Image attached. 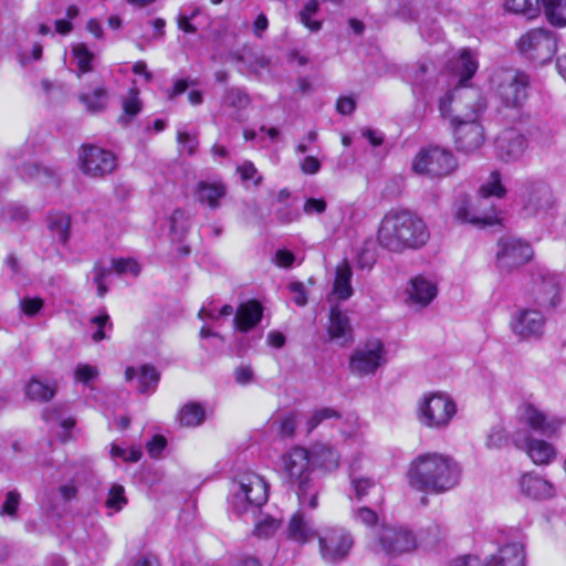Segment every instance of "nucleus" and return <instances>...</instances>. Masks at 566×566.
Returning <instances> with one entry per match:
<instances>
[{"label": "nucleus", "instance_id": "1", "mask_svg": "<svg viewBox=\"0 0 566 566\" xmlns=\"http://www.w3.org/2000/svg\"><path fill=\"white\" fill-rule=\"evenodd\" d=\"M268 497V483L254 472H243L232 482L229 507L238 516L247 518L251 515L255 523L253 534L259 538L273 536L281 526L279 520L262 515L260 512V507L266 503Z\"/></svg>", "mask_w": 566, "mask_h": 566}, {"label": "nucleus", "instance_id": "2", "mask_svg": "<svg viewBox=\"0 0 566 566\" xmlns=\"http://www.w3.org/2000/svg\"><path fill=\"white\" fill-rule=\"evenodd\" d=\"M462 470L450 455L426 452L417 455L408 465V484L416 491L427 494H442L460 483Z\"/></svg>", "mask_w": 566, "mask_h": 566}, {"label": "nucleus", "instance_id": "3", "mask_svg": "<svg viewBox=\"0 0 566 566\" xmlns=\"http://www.w3.org/2000/svg\"><path fill=\"white\" fill-rule=\"evenodd\" d=\"M430 233L424 221L405 209H392L381 219L377 241L380 247L392 252L419 249L429 240Z\"/></svg>", "mask_w": 566, "mask_h": 566}, {"label": "nucleus", "instance_id": "4", "mask_svg": "<svg viewBox=\"0 0 566 566\" xmlns=\"http://www.w3.org/2000/svg\"><path fill=\"white\" fill-rule=\"evenodd\" d=\"M506 189L502 185L499 171H492L489 178L481 185L479 195L473 202L465 198L457 202L454 218L461 223L484 227L501 223L502 211L497 208L492 197L501 199Z\"/></svg>", "mask_w": 566, "mask_h": 566}, {"label": "nucleus", "instance_id": "5", "mask_svg": "<svg viewBox=\"0 0 566 566\" xmlns=\"http://www.w3.org/2000/svg\"><path fill=\"white\" fill-rule=\"evenodd\" d=\"M280 471L295 488L301 507L308 506L315 510L318 506L317 491L311 478L313 471L312 455L308 450L294 447L282 454Z\"/></svg>", "mask_w": 566, "mask_h": 566}, {"label": "nucleus", "instance_id": "6", "mask_svg": "<svg viewBox=\"0 0 566 566\" xmlns=\"http://www.w3.org/2000/svg\"><path fill=\"white\" fill-rule=\"evenodd\" d=\"M483 101L475 102L468 112H462L457 106V114L451 119L455 147L464 154H472L480 149L484 143V130L479 122L484 109Z\"/></svg>", "mask_w": 566, "mask_h": 566}, {"label": "nucleus", "instance_id": "7", "mask_svg": "<svg viewBox=\"0 0 566 566\" xmlns=\"http://www.w3.org/2000/svg\"><path fill=\"white\" fill-rule=\"evenodd\" d=\"M457 413L454 400L444 392L424 395L418 402V419L431 429H444Z\"/></svg>", "mask_w": 566, "mask_h": 566}, {"label": "nucleus", "instance_id": "8", "mask_svg": "<svg viewBox=\"0 0 566 566\" xmlns=\"http://www.w3.org/2000/svg\"><path fill=\"white\" fill-rule=\"evenodd\" d=\"M492 86L509 107H520L528 96L530 77L516 70H500L491 78Z\"/></svg>", "mask_w": 566, "mask_h": 566}, {"label": "nucleus", "instance_id": "9", "mask_svg": "<svg viewBox=\"0 0 566 566\" xmlns=\"http://www.w3.org/2000/svg\"><path fill=\"white\" fill-rule=\"evenodd\" d=\"M458 168L453 154L438 146L421 148L412 160V170L419 175L442 178Z\"/></svg>", "mask_w": 566, "mask_h": 566}, {"label": "nucleus", "instance_id": "10", "mask_svg": "<svg viewBox=\"0 0 566 566\" xmlns=\"http://www.w3.org/2000/svg\"><path fill=\"white\" fill-rule=\"evenodd\" d=\"M517 201L526 217L546 214L555 205L549 186L542 180L523 182L517 191Z\"/></svg>", "mask_w": 566, "mask_h": 566}, {"label": "nucleus", "instance_id": "11", "mask_svg": "<svg viewBox=\"0 0 566 566\" xmlns=\"http://www.w3.org/2000/svg\"><path fill=\"white\" fill-rule=\"evenodd\" d=\"M354 546L352 534L340 526H326L318 533L319 555L325 563L337 564L349 555Z\"/></svg>", "mask_w": 566, "mask_h": 566}, {"label": "nucleus", "instance_id": "12", "mask_svg": "<svg viewBox=\"0 0 566 566\" xmlns=\"http://www.w3.org/2000/svg\"><path fill=\"white\" fill-rule=\"evenodd\" d=\"M370 547L375 553L395 556L416 547L413 534L403 526L381 525L375 533Z\"/></svg>", "mask_w": 566, "mask_h": 566}, {"label": "nucleus", "instance_id": "13", "mask_svg": "<svg viewBox=\"0 0 566 566\" xmlns=\"http://www.w3.org/2000/svg\"><path fill=\"white\" fill-rule=\"evenodd\" d=\"M517 49L530 60L538 63L548 62L557 50L556 35L542 28L530 30L520 38Z\"/></svg>", "mask_w": 566, "mask_h": 566}, {"label": "nucleus", "instance_id": "14", "mask_svg": "<svg viewBox=\"0 0 566 566\" xmlns=\"http://www.w3.org/2000/svg\"><path fill=\"white\" fill-rule=\"evenodd\" d=\"M517 417L520 422L527 426L530 430L547 438L556 437L564 424L562 418L544 411L531 401L520 405Z\"/></svg>", "mask_w": 566, "mask_h": 566}, {"label": "nucleus", "instance_id": "15", "mask_svg": "<svg viewBox=\"0 0 566 566\" xmlns=\"http://www.w3.org/2000/svg\"><path fill=\"white\" fill-rule=\"evenodd\" d=\"M386 364V352L380 340L374 339L357 347L349 358L352 374L364 377L374 375L379 367Z\"/></svg>", "mask_w": 566, "mask_h": 566}, {"label": "nucleus", "instance_id": "16", "mask_svg": "<svg viewBox=\"0 0 566 566\" xmlns=\"http://www.w3.org/2000/svg\"><path fill=\"white\" fill-rule=\"evenodd\" d=\"M496 264L501 271L510 272L525 264L533 255L531 245L517 238L506 237L499 240Z\"/></svg>", "mask_w": 566, "mask_h": 566}, {"label": "nucleus", "instance_id": "17", "mask_svg": "<svg viewBox=\"0 0 566 566\" xmlns=\"http://www.w3.org/2000/svg\"><path fill=\"white\" fill-rule=\"evenodd\" d=\"M515 448L525 451L536 465L549 464L556 458L555 447L543 439L532 437L526 429H518L512 433Z\"/></svg>", "mask_w": 566, "mask_h": 566}, {"label": "nucleus", "instance_id": "18", "mask_svg": "<svg viewBox=\"0 0 566 566\" xmlns=\"http://www.w3.org/2000/svg\"><path fill=\"white\" fill-rule=\"evenodd\" d=\"M78 160L82 171L92 177L111 174L116 167L115 155L94 145L83 146L78 154Z\"/></svg>", "mask_w": 566, "mask_h": 566}, {"label": "nucleus", "instance_id": "19", "mask_svg": "<svg viewBox=\"0 0 566 566\" xmlns=\"http://www.w3.org/2000/svg\"><path fill=\"white\" fill-rule=\"evenodd\" d=\"M511 327L522 338H538L544 332L545 317L542 311L525 308L512 317Z\"/></svg>", "mask_w": 566, "mask_h": 566}, {"label": "nucleus", "instance_id": "20", "mask_svg": "<svg viewBox=\"0 0 566 566\" xmlns=\"http://www.w3.org/2000/svg\"><path fill=\"white\" fill-rule=\"evenodd\" d=\"M531 294L534 303L542 310L555 308L560 302L557 279L551 274H538L534 279Z\"/></svg>", "mask_w": 566, "mask_h": 566}, {"label": "nucleus", "instance_id": "21", "mask_svg": "<svg viewBox=\"0 0 566 566\" xmlns=\"http://www.w3.org/2000/svg\"><path fill=\"white\" fill-rule=\"evenodd\" d=\"M526 149V138L515 129L504 130L495 140L496 156L505 163L522 159Z\"/></svg>", "mask_w": 566, "mask_h": 566}, {"label": "nucleus", "instance_id": "22", "mask_svg": "<svg viewBox=\"0 0 566 566\" xmlns=\"http://www.w3.org/2000/svg\"><path fill=\"white\" fill-rule=\"evenodd\" d=\"M305 509L310 507H301L298 504V510L291 516L286 528L287 538L301 545L318 538L319 533L315 530L313 520L305 514Z\"/></svg>", "mask_w": 566, "mask_h": 566}, {"label": "nucleus", "instance_id": "23", "mask_svg": "<svg viewBox=\"0 0 566 566\" xmlns=\"http://www.w3.org/2000/svg\"><path fill=\"white\" fill-rule=\"evenodd\" d=\"M482 101L475 91H460L447 92L439 99V112L444 119L451 123L452 117L457 114V106L459 105L462 112H468L471 105L475 102Z\"/></svg>", "mask_w": 566, "mask_h": 566}, {"label": "nucleus", "instance_id": "24", "mask_svg": "<svg viewBox=\"0 0 566 566\" xmlns=\"http://www.w3.org/2000/svg\"><path fill=\"white\" fill-rule=\"evenodd\" d=\"M227 186L220 180H201L195 189L197 201L211 210L220 208L227 195Z\"/></svg>", "mask_w": 566, "mask_h": 566}, {"label": "nucleus", "instance_id": "25", "mask_svg": "<svg viewBox=\"0 0 566 566\" xmlns=\"http://www.w3.org/2000/svg\"><path fill=\"white\" fill-rule=\"evenodd\" d=\"M406 294L409 304L424 307L437 296V286L428 279L419 275L409 282Z\"/></svg>", "mask_w": 566, "mask_h": 566}, {"label": "nucleus", "instance_id": "26", "mask_svg": "<svg viewBox=\"0 0 566 566\" xmlns=\"http://www.w3.org/2000/svg\"><path fill=\"white\" fill-rule=\"evenodd\" d=\"M520 490L525 496L533 500H547L555 494V488L551 482L533 473L521 476Z\"/></svg>", "mask_w": 566, "mask_h": 566}, {"label": "nucleus", "instance_id": "27", "mask_svg": "<svg viewBox=\"0 0 566 566\" xmlns=\"http://www.w3.org/2000/svg\"><path fill=\"white\" fill-rule=\"evenodd\" d=\"M43 420L52 430L61 429L56 433L63 441L71 438V430L75 426V419L69 413L65 407L54 406L43 411Z\"/></svg>", "mask_w": 566, "mask_h": 566}, {"label": "nucleus", "instance_id": "28", "mask_svg": "<svg viewBox=\"0 0 566 566\" xmlns=\"http://www.w3.org/2000/svg\"><path fill=\"white\" fill-rule=\"evenodd\" d=\"M328 335L332 340L342 346L353 342V331L349 318L337 306L331 308Z\"/></svg>", "mask_w": 566, "mask_h": 566}, {"label": "nucleus", "instance_id": "29", "mask_svg": "<svg viewBox=\"0 0 566 566\" xmlns=\"http://www.w3.org/2000/svg\"><path fill=\"white\" fill-rule=\"evenodd\" d=\"M353 271L349 263L344 260L335 270V277L333 282L332 292L328 300L347 301L354 294L352 286Z\"/></svg>", "mask_w": 566, "mask_h": 566}, {"label": "nucleus", "instance_id": "30", "mask_svg": "<svg viewBox=\"0 0 566 566\" xmlns=\"http://www.w3.org/2000/svg\"><path fill=\"white\" fill-rule=\"evenodd\" d=\"M524 558L523 545L514 542L500 547L488 558L484 566H524Z\"/></svg>", "mask_w": 566, "mask_h": 566}, {"label": "nucleus", "instance_id": "31", "mask_svg": "<svg viewBox=\"0 0 566 566\" xmlns=\"http://www.w3.org/2000/svg\"><path fill=\"white\" fill-rule=\"evenodd\" d=\"M263 315V307L261 304L254 300L242 303L234 316L235 327L240 332H249L254 328L259 322L261 321Z\"/></svg>", "mask_w": 566, "mask_h": 566}, {"label": "nucleus", "instance_id": "32", "mask_svg": "<svg viewBox=\"0 0 566 566\" xmlns=\"http://www.w3.org/2000/svg\"><path fill=\"white\" fill-rule=\"evenodd\" d=\"M135 377H138V391L140 394L154 392L160 378L157 369L149 365L142 366L139 371L134 367H127L125 379L132 381Z\"/></svg>", "mask_w": 566, "mask_h": 566}, {"label": "nucleus", "instance_id": "33", "mask_svg": "<svg viewBox=\"0 0 566 566\" xmlns=\"http://www.w3.org/2000/svg\"><path fill=\"white\" fill-rule=\"evenodd\" d=\"M56 392V382L52 379L32 377L25 386V395L34 401L51 400Z\"/></svg>", "mask_w": 566, "mask_h": 566}, {"label": "nucleus", "instance_id": "34", "mask_svg": "<svg viewBox=\"0 0 566 566\" xmlns=\"http://www.w3.org/2000/svg\"><path fill=\"white\" fill-rule=\"evenodd\" d=\"M251 103L249 94L241 87L231 86L223 91L221 96V107L224 109H232L238 113L247 108Z\"/></svg>", "mask_w": 566, "mask_h": 566}, {"label": "nucleus", "instance_id": "35", "mask_svg": "<svg viewBox=\"0 0 566 566\" xmlns=\"http://www.w3.org/2000/svg\"><path fill=\"white\" fill-rule=\"evenodd\" d=\"M313 467L325 471H334L338 468L339 454L333 448L321 444L315 446L311 451Z\"/></svg>", "mask_w": 566, "mask_h": 566}, {"label": "nucleus", "instance_id": "36", "mask_svg": "<svg viewBox=\"0 0 566 566\" xmlns=\"http://www.w3.org/2000/svg\"><path fill=\"white\" fill-rule=\"evenodd\" d=\"M80 101L91 113H101L107 107V91L103 84L80 94Z\"/></svg>", "mask_w": 566, "mask_h": 566}, {"label": "nucleus", "instance_id": "37", "mask_svg": "<svg viewBox=\"0 0 566 566\" xmlns=\"http://www.w3.org/2000/svg\"><path fill=\"white\" fill-rule=\"evenodd\" d=\"M478 70V61L473 53L467 49L462 50L454 64V72L459 75L460 84L464 86Z\"/></svg>", "mask_w": 566, "mask_h": 566}, {"label": "nucleus", "instance_id": "38", "mask_svg": "<svg viewBox=\"0 0 566 566\" xmlns=\"http://www.w3.org/2000/svg\"><path fill=\"white\" fill-rule=\"evenodd\" d=\"M48 227L52 235L60 242L66 243L70 237L71 218L64 212H54L48 217Z\"/></svg>", "mask_w": 566, "mask_h": 566}, {"label": "nucleus", "instance_id": "39", "mask_svg": "<svg viewBox=\"0 0 566 566\" xmlns=\"http://www.w3.org/2000/svg\"><path fill=\"white\" fill-rule=\"evenodd\" d=\"M547 21L557 28L566 27V0H541Z\"/></svg>", "mask_w": 566, "mask_h": 566}, {"label": "nucleus", "instance_id": "40", "mask_svg": "<svg viewBox=\"0 0 566 566\" xmlns=\"http://www.w3.org/2000/svg\"><path fill=\"white\" fill-rule=\"evenodd\" d=\"M205 409L198 402H188L179 411L178 420L184 427H197L205 420Z\"/></svg>", "mask_w": 566, "mask_h": 566}, {"label": "nucleus", "instance_id": "41", "mask_svg": "<svg viewBox=\"0 0 566 566\" xmlns=\"http://www.w3.org/2000/svg\"><path fill=\"white\" fill-rule=\"evenodd\" d=\"M506 11L523 14L528 19L535 18L539 13V0H504Z\"/></svg>", "mask_w": 566, "mask_h": 566}, {"label": "nucleus", "instance_id": "42", "mask_svg": "<svg viewBox=\"0 0 566 566\" xmlns=\"http://www.w3.org/2000/svg\"><path fill=\"white\" fill-rule=\"evenodd\" d=\"M19 174L23 179L38 180L46 182L54 177V171L48 167L39 166L35 163H24L19 168Z\"/></svg>", "mask_w": 566, "mask_h": 566}, {"label": "nucleus", "instance_id": "43", "mask_svg": "<svg viewBox=\"0 0 566 566\" xmlns=\"http://www.w3.org/2000/svg\"><path fill=\"white\" fill-rule=\"evenodd\" d=\"M72 54L76 61L78 76L92 71L94 54L87 49L86 44H74L72 48Z\"/></svg>", "mask_w": 566, "mask_h": 566}, {"label": "nucleus", "instance_id": "44", "mask_svg": "<svg viewBox=\"0 0 566 566\" xmlns=\"http://www.w3.org/2000/svg\"><path fill=\"white\" fill-rule=\"evenodd\" d=\"M111 273L112 268L105 265L101 261L96 262L91 271L92 281L96 285L97 295L99 297H104L108 292L106 279L111 275Z\"/></svg>", "mask_w": 566, "mask_h": 566}, {"label": "nucleus", "instance_id": "45", "mask_svg": "<svg viewBox=\"0 0 566 566\" xmlns=\"http://www.w3.org/2000/svg\"><path fill=\"white\" fill-rule=\"evenodd\" d=\"M126 504L127 499L124 488L119 484H113L105 500V505L111 511L109 515L122 511Z\"/></svg>", "mask_w": 566, "mask_h": 566}, {"label": "nucleus", "instance_id": "46", "mask_svg": "<svg viewBox=\"0 0 566 566\" xmlns=\"http://www.w3.org/2000/svg\"><path fill=\"white\" fill-rule=\"evenodd\" d=\"M90 323L95 327V331L92 334V339L95 343L106 339V331H111L113 327L111 317L105 311H102L98 315L91 317Z\"/></svg>", "mask_w": 566, "mask_h": 566}, {"label": "nucleus", "instance_id": "47", "mask_svg": "<svg viewBox=\"0 0 566 566\" xmlns=\"http://www.w3.org/2000/svg\"><path fill=\"white\" fill-rule=\"evenodd\" d=\"M20 503V492L18 490L8 491L3 504L0 506V516H9L11 520H17Z\"/></svg>", "mask_w": 566, "mask_h": 566}, {"label": "nucleus", "instance_id": "48", "mask_svg": "<svg viewBox=\"0 0 566 566\" xmlns=\"http://www.w3.org/2000/svg\"><path fill=\"white\" fill-rule=\"evenodd\" d=\"M333 418H339V413L329 407H322L318 409H315L311 416L308 417L306 421V428L308 432H312L314 429H316L323 421L333 419Z\"/></svg>", "mask_w": 566, "mask_h": 566}, {"label": "nucleus", "instance_id": "49", "mask_svg": "<svg viewBox=\"0 0 566 566\" xmlns=\"http://www.w3.org/2000/svg\"><path fill=\"white\" fill-rule=\"evenodd\" d=\"M189 229V216L182 209H175L170 216V232L177 238L182 237Z\"/></svg>", "mask_w": 566, "mask_h": 566}, {"label": "nucleus", "instance_id": "50", "mask_svg": "<svg viewBox=\"0 0 566 566\" xmlns=\"http://www.w3.org/2000/svg\"><path fill=\"white\" fill-rule=\"evenodd\" d=\"M112 269L122 275V274H130L133 276H137L140 272V266L135 259H113L112 260Z\"/></svg>", "mask_w": 566, "mask_h": 566}, {"label": "nucleus", "instance_id": "51", "mask_svg": "<svg viewBox=\"0 0 566 566\" xmlns=\"http://www.w3.org/2000/svg\"><path fill=\"white\" fill-rule=\"evenodd\" d=\"M352 488L355 491V496L357 500H363L365 495L368 494V491L376 486L375 481L369 478L356 476L354 475V468L352 467L350 473Z\"/></svg>", "mask_w": 566, "mask_h": 566}, {"label": "nucleus", "instance_id": "52", "mask_svg": "<svg viewBox=\"0 0 566 566\" xmlns=\"http://www.w3.org/2000/svg\"><path fill=\"white\" fill-rule=\"evenodd\" d=\"M318 1L308 0L304 9L300 12L301 22L312 31H318L321 29L319 21H312L311 17L317 11Z\"/></svg>", "mask_w": 566, "mask_h": 566}, {"label": "nucleus", "instance_id": "53", "mask_svg": "<svg viewBox=\"0 0 566 566\" xmlns=\"http://www.w3.org/2000/svg\"><path fill=\"white\" fill-rule=\"evenodd\" d=\"M237 172L240 175L243 182L252 181L255 187L262 182V176L251 161H244L238 166Z\"/></svg>", "mask_w": 566, "mask_h": 566}, {"label": "nucleus", "instance_id": "54", "mask_svg": "<svg viewBox=\"0 0 566 566\" xmlns=\"http://www.w3.org/2000/svg\"><path fill=\"white\" fill-rule=\"evenodd\" d=\"M99 371L96 366L90 364H77L74 370V378L78 382L88 384L98 376Z\"/></svg>", "mask_w": 566, "mask_h": 566}, {"label": "nucleus", "instance_id": "55", "mask_svg": "<svg viewBox=\"0 0 566 566\" xmlns=\"http://www.w3.org/2000/svg\"><path fill=\"white\" fill-rule=\"evenodd\" d=\"M355 522L360 523L367 527L374 526L378 521V515L369 507L361 506L353 512Z\"/></svg>", "mask_w": 566, "mask_h": 566}, {"label": "nucleus", "instance_id": "56", "mask_svg": "<svg viewBox=\"0 0 566 566\" xmlns=\"http://www.w3.org/2000/svg\"><path fill=\"white\" fill-rule=\"evenodd\" d=\"M142 105L140 101L137 97V92L134 90L129 91V97L125 98L123 102V111L124 115L120 117V120H126L125 117H133L140 112Z\"/></svg>", "mask_w": 566, "mask_h": 566}, {"label": "nucleus", "instance_id": "57", "mask_svg": "<svg viewBox=\"0 0 566 566\" xmlns=\"http://www.w3.org/2000/svg\"><path fill=\"white\" fill-rule=\"evenodd\" d=\"M420 34L428 42H437L442 39V31L433 20L421 22Z\"/></svg>", "mask_w": 566, "mask_h": 566}, {"label": "nucleus", "instance_id": "58", "mask_svg": "<svg viewBox=\"0 0 566 566\" xmlns=\"http://www.w3.org/2000/svg\"><path fill=\"white\" fill-rule=\"evenodd\" d=\"M111 454L113 458H120L127 462H137L143 453L136 448L125 449L117 444H112Z\"/></svg>", "mask_w": 566, "mask_h": 566}, {"label": "nucleus", "instance_id": "59", "mask_svg": "<svg viewBox=\"0 0 566 566\" xmlns=\"http://www.w3.org/2000/svg\"><path fill=\"white\" fill-rule=\"evenodd\" d=\"M43 300L40 297H24L20 300L21 312L28 316H35L43 307Z\"/></svg>", "mask_w": 566, "mask_h": 566}, {"label": "nucleus", "instance_id": "60", "mask_svg": "<svg viewBox=\"0 0 566 566\" xmlns=\"http://www.w3.org/2000/svg\"><path fill=\"white\" fill-rule=\"evenodd\" d=\"M3 214L6 218L13 221H22L25 220L29 216V210L19 203H9L6 206L3 210Z\"/></svg>", "mask_w": 566, "mask_h": 566}, {"label": "nucleus", "instance_id": "61", "mask_svg": "<svg viewBox=\"0 0 566 566\" xmlns=\"http://www.w3.org/2000/svg\"><path fill=\"white\" fill-rule=\"evenodd\" d=\"M178 143L180 145L181 151L187 153L188 155H193L197 147L198 140L195 136L190 135L187 132H178Z\"/></svg>", "mask_w": 566, "mask_h": 566}, {"label": "nucleus", "instance_id": "62", "mask_svg": "<svg viewBox=\"0 0 566 566\" xmlns=\"http://www.w3.org/2000/svg\"><path fill=\"white\" fill-rule=\"evenodd\" d=\"M234 380L241 386L251 384L254 379V371L249 365H240L234 369Z\"/></svg>", "mask_w": 566, "mask_h": 566}, {"label": "nucleus", "instance_id": "63", "mask_svg": "<svg viewBox=\"0 0 566 566\" xmlns=\"http://www.w3.org/2000/svg\"><path fill=\"white\" fill-rule=\"evenodd\" d=\"M507 442V437L502 427H494L489 437L486 444L489 448H502Z\"/></svg>", "mask_w": 566, "mask_h": 566}, {"label": "nucleus", "instance_id": "64", "mask_svg": "<svg viewBox=\"0 0 566 566\" xmlns=\"http://www.w3.org/2000/svg\"><path fill=\"white\" fill-rule=\"evenodd\" d=\"M297 426V417L294 412L285 415L280 422V433L286 437L293 436Z\"/></svg>", "mask_w": 566, "mask_h": 566}]
</instances>
